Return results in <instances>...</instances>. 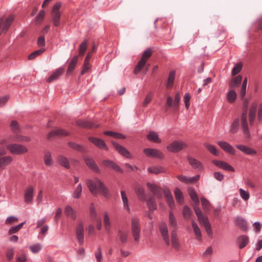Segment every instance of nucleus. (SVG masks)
Wrapping results in <instances>:
<instances>
[{
  "label": "nucleus",
  "mask_w": 262,
  "mask_h": 262,
  "mask_svg": "<svg viewBox=\"0 0 262 262\" xmlns=\"http://www.w3.org/2000/svg\"><path fill=\"white\" fill-rule=\"evenodd\" d=\"M86 184L90 191L94 195L97 194L98 192H101L105 198L109 196L108 189L98 178H95L94 180L88 179L86 180Z\"/></svg>",
  "instance_id": "nucleus-1"
},
{
  "label": "nucleus",
  "mask_w": 262,
  "mask_h": 262,
  "mask_svg": "<svg viewBox=\"0 0 262 262\" xmlns=\"http://www.w3.org/2000/svg\"><path fill=\"white\" fill-rule=\"evenodd\" d=\"M152 53V51L150 48H147L144 51L142 54L141 59L138 62L134 70V73L135 74H138L143 68L147 60L151 56Z\"/></svg>",
  "instance_id": "nucleus-2"
},
{
  "label": "nucleus",
  "mask_w": 262,
  "mask_h": 262,
  "mask_svg": "<svg viewBox=\"0 0 262 262\" xmlns=\"http://www.w3.org/2000/svg\"><path fill=\"white\" fill-rule=\"evenodd\" d=\"M7 149L13 155H20L25 154L28 151L27 147L22 144L13 143L6 146Z\"/></svg>",
  "instance_id": "nucleus-3"
},
{
  "label": "nucleus",
  "mask_w": 262,
  "mask_h": 262,
  "mask_svg": "<svg viewBox=\"0 0 262 262\" xmlns=\"http://www.w3.org/2000/svg\"><path fill=\"white\" fill-rule=\"evenodd\" d=\"M61 2H56L54 5L51 11L52 21L54 25L56 27L58 26L60 24L61 13L59 11V9L61 7Z\"/></svg>",
  "instance_id": "nucleus-4"
},
{
  "label": "nucleus",
  "mask_w": 262,
  "mask_h": 262,
  "mask_svg": "<svg viewBox=\"0 0 262 262\" xmlns=\"http://www.w3.org/2000/svg\"><path fill=\"white\" fill-rule=\"evenodd\" d=\"M132 233L134 240L138 242L140 238V228L139 220L136 217H133L132 220Z\"/></svg>",
  "instance_id": "nucleus-5"
},
{
  "label": "nucleus",
  "mask_w": 262,
  "mask_h": 262,
  "mask_svg": "<svg viewBox=\"0 0 262 262\" xmlns=\"http://www.w3.org/2000/svg\"><path fill=\"white\" fill-rule=\"evenodd\" d=\"M187 147V144L183 141H174L167 146V149L171 152H177Z\"/></svg>",
  "instance_id": "nucleus-6"
},
{
  "label": "nucleus",
  "mask_w": 262,
  "mask_h": 262,
  "mask_svg": "<svg viewBox=\"0 0 262 262\" xmlns=\"http://www.w3.org/2000/svg\"><path fill=\"white\" fill-rule=\"evenodd\" d=\"M181 100V96L179 92H177L174 96V99L171 96H168L166 99V105L168 107H172L173 110L176 111L179 108V103Z\"/></svg>",
  "instance_id": "nucleus-7"
},
{
  "label": "nucleus",
  "mask_w": 262,
  "mask_h": 262,
  "mask_svg": "<svg viewBox=\"0 0 262 262\" xmlns=\"http://www.w3.org/2000/svg\"><path fill=\"white\" fill-rule=\"evenodd\" d=\"M241 127L243 133L246 138H249L250 136V132L248 128V124L247 118V109L243 112L241 115Z\"/></svg>",
  "instance_id": "nucleus-8"
},
{
  "label": "nucleus",
  "mask_w": 262,
  "mask_h": 262,
  "mask_svg": "<svg viewBox=\"0 0 262 262\" xmlns=\"http://www.w3.org/2000/svg\"><path fill=\"white\" fill-rule=\"evenodd\" d=\"M144 154L149 157L163 159L164 155L160 150L155 148H145L143 150Z\"/></svg>",
  "instance_id": "nucleus-9"
},
{
  "label": "nucleus",
  "mask_w": 262,
  "mask_h": 262,
  "mask_svg": "<svg viewBox=\"0 0 262 262\" xmlns=\"http://www.w3.org/2000/svg\"><path fill=\"white\" fill-rule=\"evenodd\" d=\"M159 230L166 244L168 246L170 244L169 236L168 234V228L165 222L159 224Z\"/></svg>",
  "instance_id": "nucleus-10"
},
{
  "label": "nucleus",
  "mask_w": 262,
  "mask_h": 262,
  "mask_svg": "<svg viewBox=\"0 0 262 262\" xmlns=\"http://www.w3.org/2000/svg\"><path fill=\"white\" fill-rule=\"evenodd\" d=\"M76 235L79 244L81 245L84 241V227L82 221L79 222L76 229Z\"/></svg>",
  "instance_id": "nucleus-11"
},
{
  "label": "nucleus",
  "mask_w": 262,
  "mask_h": 262,
  "mask_svg": "<svg viewBox=\"0 0 262 262\" xmlns=\"http://www.w3.org/2000/svg\"><path fill=\"white\" fill-rule=\"evenodd\" d=\"M212 162L214 165L222 169L229 171H234V168L225 161L213 160Z\"/></svg>",
  "instance_id": "nucleus-12"
},
{
  "label": "nucleus",
  "mask_w": 262,
  "mask_h": 262,
  "mask_svg": "<svg viewBox=\"0 0 262 262\" xmlns=\"http://www.w3.org/2000/svg\"><path fill=\"white\" fill-rule=\"evenodd\" d=\"M217 144L225 152H228L232 155H235V149L229 143L225 141H219L217 142Z\"/></svg>",
  "instance_id": "nucleus-13"
},
{
  "label": "nucleus",
  "mask_w": 262,
  "mask_h": 262,
  "mask_svg": "<svg viewBox=\"0 0 262 262\" xmlns=\"http://www.w3.org/2000/svg\"><path fill=\"white\" fill-rule=\"evenodd\" d=\"M112 143L113 147L120 154L127 158H130L132 157L130 152L126 148L115 142L112 141Z\"/></svg>",
  "instance_id": "nucleus-14"
},
{
  "label": "nucleus",
  "mask_w": 262,
  "mask_h": 262,
  "mask_svg": "<svg viewBox=\"0 0 262 262\" xmlns=\"http://www.w3.org/2000/svg\"><path fill=\"white\" fill-rule=\"evenodd\" d=\"M89 140L98 148L107 150L108 147L103 140L93 137H89Z\"/></svg>",
  "instance_id": "nucleus-15"
},
{
  "label": "nucleus",
  "mask_w": 262,
  "mask_h": 262,
  "mask_svg": "<svg viewBox=\"0 0 262 262\" xmlns=\"http://www.w3.org/2000/svg\"><path fill=\"white\" fill-rule=\"evenodd\" d=\"M257 104L253 102L250 106L249 113V121L250 125H253L255 119Z\"/></svg>",
  "instance_id": "nucleus-16"
},
{
  "label": "nucleus",
  "mask_w": 262,
  "mask_h": 262,
  "mask_svg": "<svg viewBox=\"0 0 262 262\" xmlns=\"http://www.w3.org/2000/svg\"><path fill=\"white\" fill-rule=\"evenodd\" d=\"M69 135V133L63 129H57L51 130L48 135V139H51L53 137L58 136H66Z\"/></svg>",
  "instance_id": "nucleus-17"
},
{
  "label": "nucleus",
  "mask_w": 262,
  "mask_h": 262,
  "mask_svg": "<svg viewBox=\"0 0 262 262\" xmlns=\"http://www.w3.org/2000/svg\"><path fill=\"white\" fill-rule=\"evenodd\" d=\"M200 177V175H196L192 177H187L182 175H179L177 177L180 181L186 184L194 183L199 180Z\"/></svg>",
  "instance_id": "nucleus-18"
},
{
  "label": "nucleus",
  "mask_w": 262,
  "mask_h": 262,
  "mask_svg": "<svg viewBox=\"0 0 262 262\" xmlns=\"http://www.w3.org/2000/svg\"><path fill=\"white\" fill-rule=\"evenodd\" d=\"M146 185L154 195L156 196L158 198L162 197V189L160 187L150 183H147Z\"/></svg>",
  "instance_id": "nucleus-19"
},
{
  "label": "nucleus",
  "mask_w": 262,
  "mask_h": 262,
  "mask_svg": "<svg viewBox=\"0 0 262 262\" xmlns=\"http://www.w3.org/2000/svg\"><path fill=\"white\" fill-rule=\"evenodd\" d=\"M64 71V69L62 67H60L50 75V76L47 79V81L50 83L58 79L63 74Z\"/></svg>",
  "instance_id": "nucleus-20"
},
{
  "label": "nucleus",
  "mask_w": 262,
  "mask_h": 262,
  "mask_svg": "<svg viewBox=\"0 0 262 262\" xmlns=\"http://www.w3.org/2000/svg\"><path fill=\"white\" fill-rule=\"evenodd\" d=\"M34 189L32 186H29L25 191V202L26 203H30L32 202L33 198Z\"/></svg>",
  "instance_id": "nucleus-21"
},
{
  "label": "nucleus",
  "mask_w": 262,
  "mask_h": 262,
  "mask_svg": "<svg viewBox=\"0 0 262 262\" xmlns=\"http://www.w3.org/2000/svg\"><path fill=\"white\" fill-rule=\"evenodd\" d=\"M187 160L189 165L194 169H203V165L202 163L199 160L187 156Z\"/></svg>",
  "instance_id": "nucleus-22"
},
{
  "label": "nucleus",
  "mask_w": 262,
  "mask_h": 262,
  "mask_svg": "<svg viewBox=\"0 0 262 262\" xmlns=\"http://www.w3.org/2000/svg\"><path fill=\"white\" fill-rule=\"evenodd\" d=\"M76 124L81 127L88 128H97L99 126V125L95 124L85 120H78L76 122Z\"/></svg>",
  "instance_id": "nucleus-23"
},
{
  "label": "nucleus",
  "mask_w": 262,
  "mask_h": 262,
  "mask_svg": "<svg viewBox=\"0 0 262 262\" xmlns=\"http://www.w3.org/2000/svg\"><path fill=\"white\" fill-rule=\"evenodd\" d=\"M134 189L135 192L139 200L141 201H145L146 196L144 188L142 186L137 184L135 186Z\"/></svg>",
  "instance_id": "nucleus-24"
},
{
  "label": "nucleus",
  "mask_w": 262,
  "mask_h": 262,
  "mask_svg": "<svg viewBox=\"0 0 262 262\" xmlns=\"http://www.w3.org/2000/svg\"><path fill=\"white\" fill-rule=\"evenodd\" d=\"M86 164L91 168L92 170L95 172L99 173L100 170L95 162L94 160L91 158H86L84 159Z\"/></svg>",
  "instance_id": "nucleus-25"
},
{
  "label": "nucleus",
  "mask_w": 262,
  "mask_h": 262,
  "mask_svg": "<svg viewBox=\"0 0 262 262\" xmlns=\"http://www.w3.org/2000/svg\"><path fill=\"white\" fill-rule=\"evenodd\" d=\"M13 161L11 156H2L0 157V169H4Z\"/></svg>",
  "instance_id": "nucleus-26"
},
{
  "label": "nucleus",
  "mask_w": 262,
  "mask_h": 262,
  "mask_svg": "<svg viewBox=\"0 0 262 262\" xmlns=\"http://www.w3.org/2000/svg\"><path fill=\"white\" fill-rule=\"evenodd\" d=\"M102 164L103 165L108 167H111L116 171H119L121 173L123 172V170L120 168V167L113 161L110 160H104L102 161Z\"/></svg>",
  "instance_id": "nucleus-27"
},
{
  "label": "nucleus",
  "mask_w": 262,
  "mask_h": 262,
  "mask_svg": "<svg viewBox=\"0 0 262 262\" xmlns=\"http://www.w3.org/2000/svg\"><path fill=\"white\" fill-rule=\"evenodd\" d=\"M43 162L47 166H51L53 164V159L51 152L49 150L43 151Z\"/></svg>",
  "instance_id": "nucleus-28"
},
{
  "label": "nucleus",
  "mask_w": 262,
  "mask_h": 262,
  "mask_svg": "<svg viewBox=\"0 0 262 262\" xmlns=\"http://www.w3.org/2000/svg\"><path fill=\"white\" fill-rule=\"evenodd\" d=\"M235 147L247 155H253L256 154V151L255 149L244 145H236Z\"/></svg>",
  "instance_id": "nucleus-29"
},
{
  "label": "nucleus",
  "mask_w": 262,
  "mask_h": 262,
  "mask_svg": "<svg viewBox=\"0 0 262 262\" xmlns=\"http://www.w3.org/2000/svg\"><path fill=\"white\" fill-rule=\"evenodd\" d=\"M249 237L247 235H243L239 236L236 239V243L240 249H243L249 243Z\"/></svg>",
  "instance_id": "nucleus-30"
},
{
  "label": "nucleus",
  "mask_w": 262,
  "mask_h": 262,
  "mask_svg": "<svg viewBox=\"0 0 262 262\" xmlns=\"http://www.w3.org/2000/svg\"><path fill=\"white\" fill-rule=\"evenodd\" d=\"M235 224L244 231H246L248 229L247 222L242 217H237L235 220Z\"/></svg>",
  "instance_id": "nucleus-31"
},
{
  "label": "nucleus",
  "mask_w": 262,
  "mask_h": 262,
  "mask_svg": "<svg viewBox=\"0 0 262 262\" xmlns=\"http://www.w3.org/2000/svg\"><path fill=\"white\" fill-rule=\"evenodd\" d=\"M58 163L67 169L70 168V164L68 159L63 155H59L57 157Z\"/></svg>",
  "instance_id": "nucleus-32"
},
{
  "label": "nucleus",
  "mask_w": 262,
  "mask_h": 262,
  "mask_svg": "<svg viewBox=\"0 0 262 262\" xmlns=\"http://www.w3.org/2000/svg\"><path fill=\"white\" fill-rule=\"evenodd\" d=\"M64 213L66 215L74 220L77 217V213L75 210L70 205H68L65 207Z\"/></svg>",
  "instance_id": "nucleus-33"
},
{
  "label": "nucleus",
  "mask_w": 262,
  "mask_h": 262,
  "mask_svg": "<svg viewBox=\"0 0 262 262\" xmlns=\"http://www.w3.org/2000/svg\"><path fill=\"white\" fill-rule=\"evenodd\" d=\"M78 58V56L75 55L70 61L67 71V75L70 74L75 69L77 63Z\"/></svg>",
  "instance_id": "nucleus-34"
},
{
  "label": "nucleus",
  "mask_w": 262,
  "mask_h": 262,
  "mask_svg": "<svg viewBox=\"0 0 262 262\" xmlns=\"http://www.w3.org/2000/svg\"><path fill=\"white\" fill-rule=\"evenodd\" d=\"M146 138L150 141L155 143H159L161 142V140L159 138L158 134L154 131L150 132L149 134L146 136Z\"/></svg>",
  "instance_id": "nucleus-35"
},
{
  "label": "nucleus",
  "mask_w": 262,
  "mask_h": 262,
  "mask_svg": "<svg viewBox=\"0 0 262 262\" xmlns=\"http://www.w3.org/2000/svg\"><path fill=\"white\" fill-rule=\"evenodd\" d=\"M147 170L149 172L156 174L166 172L165 168L162 166L149 167L147 168Z\"/></svg>",
  "instance_id": "nucleus-36"
},
{
  "label": "nucleus",
  "mask_w": 262,
  "mask_h": 262,
  "mask_svg": "<svg viewBox=\"0 0 262 262\" xmlns=\"http://www.w3.org/2000/svg\"><path fill=\"white\" fill-rule=\"evenodd\" d=\"M188 192L190 197L194 203L197 205H199V199L194 188L192 187L189 188L188 189Z\"/></svg>",
  "instance_id": "nucleus-37"
},
{
  "label": "nucleus",
  "mask_w": 262,
  "mask_h": 262,
  "mask_svg": "<svg viewBox=\"0 0 262 262\" xmlns=\"http://www.w3.org/2000/svg\"><path fill=\"white\" fill-rule=\"evenodd\" d=\"M146 204L147 207L150 211H154L157 209V204L156 203L154 196L151 195L149 198L146 200Z\"/></svg>",
  "instance_id": "nucleus-38"
},
{
  "label": "nucleus",
  "mask_w": 262,
  "mask_h": 262,
  "mask_svg": "<svg viewBox=\"0 0 262 262\" xmlns=\"http://www.w3.org/2000/svg\"><path fill=\"white\" fill-rule=\"evenodd\" d=\"M175 75L176 72L174 71H171L170 72L166 82V87L167 88H171L173 86Z\"/></svg>",
  "instance_id": "nucleus-39"
},
{
  "label": "nucleus",
  "mask_w": 262,
  "mask_h": 262,
  "mask_svg": "<svg viewBox=\"0 0 262 262\" xmlns=\"http://www.w3.org/2000/svg\"><path fill=\"white\" fill-rule=\"evenodd\" d=\"M14 19V17L13 15H10L5 20L4 26L3 27L2 31L3 32H7L9 28H10L12 21Z\"/></svg>",
  "instance_id": "nucleus-40"
},
{
  "label": "nucleus",
  "mask_w": 262,
  "mask_h": 262,
  "mask_svg": "<svg viewBox=\"0 0 262 262\" xmlns=\"http://www.w3.org/2000/svg\"><path fill=\"white\" fill-rule=\"evenodd\" d=\"M171 244L173 247L177 248L179 247V241L177 237L176 230L173 229L171 233Z\"/></svg>",
  "instance_id": "nucleus-41"
},
{
  "label": "nucleus",
  "mask_w": 262,
  "mask_h": 262,
  "mask_svg": "<svg viewBox=\"0 0 262 262\" xmlns=\"http://www.w3.org/2000/svg\"><path fill=\"white\" fill-rule=\"evenodd\" d=\"M242 80V77L241 75L236 76L230 83L229 87L231 89L239 86Z\"/></svg>",
  "instance_id": "nucleus-42"
},
{
  "label": "nucleus",
  "mask_w": 262,
  "mask_h": 262,
  "mask_svg": "<svg viewBox=\"0 0 262 262\" xmlns=\"http://www.w3.org/2000/svg\"><path fill=\"white\" fill-rule=\"evenodd\" d=\"M174 195L177 202L180 204H182L184 200L183 195L181 190L179 188H176Z\"/></svg>",
  "instance_id": "nucleus-43"
},
{
  "label": "nucleus",
  "mask_w": 262,
  "mask_h": 262,
  "mask_svg": "<svg viewBox=\"0 0 262 262\" xmlns=\"http://www.w3.org/2000/svg\"><path fill=\"white\" fill-rule=\"evenodd\" d=\"M68 144L69 147H70L71 148H72V149H73L75 150H77V151H78L80 152H82L85 151L84 148L80 144H77L74 142H69L68 143Z\"/></svg>",
  "instance_id": "nucleus-44"
},
{
  "label": "nucleus",
  "mask_w": 262,
  "mask_h": 262,
  "mask_svg": "<svg viewBox=\"0 0 262 262\" xmlns=\"http://www.w3.org/2000/svg\"><path fill=\"white\" fill-rule=\"evenodd\" d=\"M169 224L171 227L173 228V229H176L177 227V222L174 215L171 211L169 212Z\"/></svg>",
  "instance_id": "nucleus-45"
},
{
  "label": "nucleus",
  "mask_w": 262,
  "mask_h": 262,
  "mask_svg": "<svg viewBox=\"0 0 262 262\" xmlns=\"http://www.w3.org/2000/svg\"><path fill=\"white\" fill-rule=\"evenodd\" d=\"M191 224H192V227L194 230V232L195 235L196 236L197 239L199 241H201L202 240V238H201V232L200 228H199L196 223L194 221H192Z\"/></svg>",
  "instance_id": "nucleus-46"
},
{
  "label": "nucleus",
  "mask_w": 262,
  "mask_h": 262,
  "mask_svg": "<svg viewBox=\"0 0 262 262\" xmlns=\"http://www.w3.org/2000/svg\"><path fill=\"white\" fill-rule=\"evenodd\" d=\"M193 214V212L190 208L187 206H185L183 208V215L186 220H189Z\"/></svg>",
  "instance_id": "nucleus-47"
},
{
  "label": "nucleus",
  "mask_w": 262,
  "mask_h": 262,
  "mask_svg": "<svg viewBox=\"0 0 262 262\" xmlns=\"http://www.w3.org/2000/svg\"><path fill=\"white\" fill-rule=\"evenodd\" d=\"M236 97V93L232 90H230L227 95V100L230 103H233L235 101Z\"/></svg>",
  "instance_id": "nucleus-48"
},
{
  "label": "nucleus",
  "mask_w": 262,
  "mask_h": 262,
  "mask_svg": "<svg viewBox=\"0 0 262 262\" xmlns=\"http://www.w3.org/2000/svg\"><path fill=\"white\" fill-rule=\"evenodd\" d=\"M239 120L238 118L235 119L231 125L230 132L232 134L236 133L239 127Z\"/></svg>",
  "instance_id": "nucleus-49"
},
{
  "label": "nucleus",
  "mask_w": 262,
  "mask_h": 262,
  "mask_svg": "<svg viewBox=\"0 0 262 262\" xmlns=\"http://www.w3.org/2000/svg\"><path fill=\"white\" fill-rule=\"evenodd\" d=\"M205 146L207 149V150L212 154L215 156L219 155V152L214 145L212 144H205Z\"/></svg>",
  "instance_id": "nucleus-50"
},
{
  "label": "nucleus",
  "mask_w": 262,
  "mask_h": 262,
  "mask_svg": "<svg viewBox=\"0 0 262 262\" xmlns=\"http://www.w3.org/2000/svg\"><path fill=\"white\" fill-rule=\"evenodd\" d=\"M118 235L120 240L122 243L125 244L127 242L128 235V233L127 231L119 230L118 231Z\"/></svg>",
  "instance_id": "nucleus-51"
},
{
  "label": "nucleus",
  "mask_w": 262,
  "mask_h": 262,
  "mask_svg": "<svg viewBox=\"0 0 262 262\" xmlns=\"http://www.w3.org/2000/svg\"><path fill=\"white\" fill-rule=\"evenodd\" d=\"M25 224V222H23L17 226L11 227L9 230V234H12L17 233Z\"/></svg>",
  "instance_id": "nucleus-52"
},
{
  "label": "nucleus",
  "mask_w": 262,
  "mask_h": 262,
  "mask_svg": "<svg viewBox=\"0 0 262 262\" xmlns=\"http://www.w3.org/2000/svg\"><path fill=\"white\" fill-rule=\"evenodd\" d=\"M14 141L16 142H28L31 141V138L29 136L18 135L15 137Z\"/></svg>",
  "instance_id": "nucleus-53"
},
{
  "label": "nucleus",
  "mask_w": 262,
  "mask_h": 262,
  "mask_svg": "<svg viewBox=\"0 0 262 262\" xmlns=\"http://www.w3.org/2000/svg\"><path fill=\"white\" fill-rule=\"evenodd\" d=\"M82 190V187L81 184H79L77 188L74 190L72 196L75 199H79Z\"/></svg>",
  "instance_id": "nucleus-54"
},
{
  "label": "nucleus",
  "mask_w": 262,
  "mask_h": 262,
  "mask_svg": "<svg viewBox=\"0 0 262 262\" xmlns=\"http://www.w3.org/2000/svg\"><path fill=\"white\" fill-rule=\"evenodd\" d=\"M88 46L87 41L85 40L83 41L80 45L79 48V53L80 55H83L86 50Z\"/></svg>",
  "instance_id": "nucleus-55"
},
{
  "label": "nucleus",
  "mask_w": 262,
  "mask_h": 262,
  "mask_svg": "<svg viewBox=\"0 0 262 262\" xmlns=\"http://www.w3.org/2000/svg\"><path fill=\"white\" fill-rule=\"evenodd\" d=\"M121 198L123 203L124 207L128 210H129V207L128 204V199L124 190L121 191Z\"/></svg>",
  "instance_id": "nucleus-56"
},
{
  "label": "nucleus",
  "mask_w": 262,
  "mask_h": 262,
  "mask_svg": "<svg viewBox=\"0 0 262 262\" xmlns=\"http://www.w3.org/2000/svg\"><path fill=\"white\" fill-rule=\"evenodd\" d=\"M45 51L44 49H40L39 50H36L31 54H30L28 57L29 60H32L35 58L37 56L40 55Z\"/></svg>",
  "instance_id": "nucleus-57"
},
{
  "label": "nucleus",
  "mask_w": 262,
  "mask_h": 262,
  "mask_svg": "<svg viewBox=\"0 0 262 262\" xmlns=\"http://www.w3.org/2000/svg\"><path fill=\"white\" fill-rule=\"evenodd\" d=\"M202 207L205 211H208L210 209V203L205 198H202L201 199Z\"/></svg>",
  "instance_id": "nucleus-58"
},
{
  "label": "nucleus",
  "mask_w": 262,
  "mask_h": 262,
  "mask_svg": "<svg viewBox=\"0 0 262 262\" xmlns=\"http://www.w3.org/2000/svg\"><path fill=\"white\" fill-rule=\"evenodd\" d=\"M104 224L105 229L106 230H109L111 225L110 218L107 212H105L104 214Z\"/></svg>",
  "instance_id": "nucleus-59"
},
{
  "label": "nucleus",
  "mask_w": 262,
  "mask_h": 262,
  "mask_svg": "<svg viewBox=\"0 0 262 262\" xmlns=\"http://www.w3.org/2000/svg\"><path fill=\"white\" fill-rule=\"evenodd\" d=\"M247 78L246 77L242 83V89L241 91V96L242 98H243L246 93V87H247Z\"/></svg>",
  "instance_id": "nucleus-60"
},
{
  "label": "nucleus",
  "mask_w": 262,
  "mask_h": 262,
  "mask_svg": "<svg viewBox=\"0 0 262 262\" xmlns=\"http://www.w3.org/2000/svg\"><path fill=\"white\" fill-rule=\"evenodd\" d=\"M239 194L241 196V198L244 200V201H247L249 200L250 197L249 193L248 191H245L242 188H240L239 189Z\"/></svg>",
  "instance_id": "nucleus-61"
},
{
  "label": "nucleus",
  "mask_w": 262,
  "mask_h": 262,
  "mask_svg": "<svg viewBox=\"0 0 262 262\" xmlns=\"http://www.w3.org/2000/svg\"><path fill=\"white\" fill-rule=\"evenodd\" d=\"M10 127L14 133H17L19 130L18 123L15 120H13L11 121Z\"/></svg>",
  "instance_id": "nucleus-62"
},
{
  "label": "nucleus",
  "mask_w": 262,
  "mask_h": 262,
  "mask_svg": "<svg viewBox=\"0 0 262 262\" xmlns=\"http://www.w3.org/2000/svg\"><path fill=\"white\" fill-rule=\"evenodd\" d=\"M95 256L96 257L97 262H101V261L102 260V256L101 248L100 247H99L97 248V251L95 253Z\"/></svg>",
  "instance_id": "nucleus-63"
},
{
  "label": "nucleus",
  "mask_w": 262,
  "mask_h": 262,
  "mask_svg": "<svg viewBox=\"0 0 262 262\" xmlns=\"http://www.w3.org/2000/svg\"><path fill=\"white\" fill-rule=\"evenodd\" d=\"M242 63H238L235 67H233L232 71V75L234 76L238 74L242 70Z\"/></svg>",
  "instance_id": "nucleus-64"
}]
</instances>
